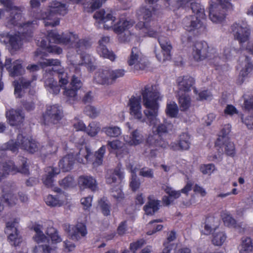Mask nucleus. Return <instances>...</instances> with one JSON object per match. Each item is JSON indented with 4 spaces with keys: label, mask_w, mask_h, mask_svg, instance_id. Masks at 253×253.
I'll return each instance as SVG.
<instances>
[{
    "label": "nucleus",
    "mask_w": 253,
    "mask_h": 253,
    "mask_svg": "<svg viewBox=\"0 0 253 253\" xmlns=\"http://www.w3.org/2000/svg\"><path fill=\"white\" fill-rule=\"evenodd\" d=\"M232 8L229 0H218V3L211 4L209 10V17L214 23L222 21L225 16V11Z\"/></svg>",
    "instance_id": "nucleus-9"
},
{
    "label": "nucleus",
    "mask_w": 253,
    "mask_h": 253,
    "mask_svg": "<svg viewBox=\"0 0 253 253\" xmlns=\"http://www.w3.org/2000/svg\"><path fill=\"white\" fill-rule=\"evenodd\" d=\"M113 175L116 177L112 176V182H116L117 184H120L124 177L123 172L121 170L120 166H118L114 170Z\"/></svg>",
    "instance_id": "nucleus-58"
},
{
    "label": "nucleus",
    "mask_w": 253,
    "mask_h": 253,
    "mask_svg": "<svg viewBox=\"0 0 253 253\" xmlns=\"http://www.w3.org/2000/svg\"><path fill=\"white\" fill-rule=\"evenodd\" d=\"M244 67L240 71V76L243 78L245 77L253 69V65L250 62V59L248 57H246L244 61Z\"/></svg>",
    "instance_id": "nucleus-57"
},
{
    "label": "nucleus",
    "mask_w": 253,
    "mask_h": 253,
    "mask_svg": "<svg viewBox=\"0 0 253 253\" xmlns=\"http://www.w3.org/2000/svg\"><path fill=\"white\" fill-rule=\"evenodd\" d=\"M159 88L157 85H147L141 90L143 104L146 109L142 112L141 97L132 96L129 100L128 106L131 116L141 122H146V119L150 125H157L156 135H162L168 133L172 129L173 125L168 120L157 125V117L159 109L158 101L161 100L162 96L159 92Z\"/></svg>",
    "instance_id": "nucleus-1"
},
{
    "label": "nucleus",
    "mask_w": 253,
    "mask_h": 253,
    "mask_svg": "<svg viewBox=\"0 0 253 253\" xmlns=\"http://www.w3.org/2000/svg\"><path fill=\"white\" fill-rule=\"evenodd\" d=\"M109 42L110 38L109 37H104L99 41L97 51L100 56L104 58L110 59L111 57L110 52L107 48V45H109Z\"/></svg>",
    "instance_id": "nucleus-25"
},
{
    "label": "nucleus",
    "mask_w": 253,
    "mask_h": 253,
    "mask_svg": "<svg viewBox=\"0 0 253 253\" xmlns=\"http://www.w3.org/2000/svg\"><path fill=\"white\" fill-rule=\"evenodd\" d=\"M131 172L132 173L131 181L130 182V187L132 191H135L139 189L140 186V182L139 178L136 174V169L131 168Z\"/></svg>",
    "instance_id": "nucleus-47"
},
{
    "label": "nucleus",
    "mask_w": 253,
    "mask_h": 253,
    "mask_svg": "<svg viewBox=\"0 0 253 253\" xmlns=\"http://www.w3.org/2000/svg\"><path fill=\"white\" fill-rule=\"evenodd\" d=\"M31 82L30 81L25 79H21L20 83L14 81L13 84L14 85V94L16 97L20 98L22 96L23 91L21 86L23 89L28 88L31 84Z\"/></svg>",
    "instance_id": "nucleus-32"
},
{
    "label": "nucleus",
    "mask_w": 253,
    "mask_h": 253,
    "mask_svg": "<svg viewBox=\"0 0 253 253\" xmlns=\"http://www.w3.org/2000/svg\"><path fill=\"white\" fill-rule=\"evenodd\" d=\"M111 73L109 68H106L99 70L95 74L94 81L99 84H104L108 83Z\"/></svg>",
    "instance_id": "nucleus-27"
},
{
    "label": "nucleus",
    "mask_w": 253,
    "mask_h": 253,
    "mask_svg": "<svg viewBox=\"0 0 253 253\" xmlns=\"http://www.w3.org/2000/svg\"><path fill=\"white\" fill-rule=\"evenodd\" d=\"M178 107L174 102H170L167 104L166 109L167 114L171 117H175L177 115Z\"/></svg>",
    "instance_id": "nucleus-60"
},
{
    "label": "nucleus",
    "mask_w": 253,
    "mask_h": 253,
    "mask_svg": "<svg viewBox=\"0 0 253 253\" xmlns=\"http://www.w3.org/2000/svg\"><path fill=\"white\" fill-rule=\"evenodd\" d=\"M194 83V80L191 77H180L177 79V85L179 90L187 92L190 90Z\"/></svg>",
    "instance_id": "nucleus-26"
},
{
    "label": "nucleus",
    "mask_w": 253,
    "mask_h": 253,
    "mask_svg": "<svg viewBox=\"0 0 253 253\" xmlns=\"http://www.w3.org/2000/svg\"><path fill=\"white\" fill-rule=\"evenodd\" d=\"M50 74V73H46L44 75L45 86L49 87L51 89H52L54 93H58L60 91L59 87L57 85V83L54 81L53 78L52 77H49Z\"/></svg>",
    "instance_id": "nucleus-41"
},
{
    "label": "nucleus",
    "mask_w": 253,
    "mask_h": 253,
    "mask_svg": "<svg viewBox=\"0 0 253 253\" xmlns=\"http://www.w3.org/2000/svg\"><path fill=\"white\" fill-rule=\"evenodd\" d=\"M133 22L127 21L122 19L117 25H114L113 29L115 33H120L126 31V29L129 28L133 25Z\"/></svg>",
    "instance_id": "nucleus-38"
},
{
    "label": "nucleus",
    "mask_w": 253,
    "mask_h": 253,
    "mask_svg": "<svg viewBox=\"0 0 253 253\" xmlns=\"http://www.w3.org/2000/svg\"><path fill=\"white\" fill-rule=\"evenodd\" d=\"M100 128V126L98 123L92 122L89 124L88 128H86L85 131L89 135L94 136L97 134Z\"/></svg>",
    "instance_id": "nucleus-59"
},
{
    "label": "nucleus",
    "mask_w": 253,
    "mask_h": 253,
    "mask_svg": "<svg viewBox=\"0 0 253 253\" xmlns=\"http://www.w3.org/2000/svg\"><path fill=\"white\" fill-rule=\"evenodd\" d=\"M147 143L150 146L157 149H164L168 146V143L161 137V135H150L147 139Z\"/></svg>",
    "instance_id": "nucleus-23"
},
{
    "label": "nucleus",
    "mask_w": 253,
    "mask_h": 253,
    "mask_svg": "<svg viewBox=\"0 0 253 253\" xmlns=\"http://www.w3.org/2000/svg\"><path fill=\"white\" fill-rule=\"evenodd\" d=\"M239 52V50L235 49L231 45H228L224 48L222 55L225 59H230L233 57L235 56Z\"/></svg>",
    "instance_id": "nucleus-50"
},
{
    "label": "nucleus",
    "mask_w": 253,
    "mask_h": 253,
    "mask_svg": "<svg viewBox=\"0 0 253 253\" xmlns=\"http://www.w3.org/2000/svg\"><path fill=\"white\" fill-rule=\"evenodd\" d=\"M78 89L70 86V88H65L64 94L69 98V100H75L77 99V91Z\"/></svg>",
    "instance_id": "nucleus-63"
},
{
    "label": "nucleus",
    "mask_w": 253,
    "mask_h": 253,
    "mask_svg": "<svg viewBox=\"0 0 253 253\" xmlns=\"http://www.w3.org/2000/svg\"><path fill=\"white\" fill-rule=\"evenodd\" d=\"M60 186L64 188H72L75 186L76 182L72 176H67L59 182Z\"/></svg>",
    "instance_id": "nucleus-55"
},
{
    "label": "nucleus",
    "mask_w": 253,
    "mask_h": 253,
    "mask_svg": "<svg viewBox=\"0 0 253 253\" xmlns=\"http://www.w3.org/2000/svg\"><path fill=\"white\" fill-rule=\"evenodd\" d=\"M178 145L181 150L189 149L191 142L190 135L187 133H183L180 135Z\"/></svg>",
    "instance_id": "nucleus-42"
},
{
    "label": "nucleus",
    "mask_w": 253,
    "mask_h": 253,
    "mask_svg": "<svg viewBox=\"0 0 253 253\" xmlns=\"http://www.w3.org/2000/svg\"><path fill=\"white\" fill-rule=\"evenodd\" d=\"M231 126L230 125H226L224 126L223 128L221 131L222 134L219 136L215 142V147L218 153H222L223 152V149L220 146L223 140L225 139H228L226 136L230 132Z\"/></svg>",
    "instance_id": "nucleus-33"
},
{
    "label": "nucleus",
    "mask_w": 253,
    "mask_h": 253,
    "mask_svg": "<svg viewBox=\"0 0 253 253\" xmlns=\"http://www.w3.org/2000/svg\"><path fill=\"white\" fill-rule=\"evenodd\" d=\"M200 170L204 174L210 175L215 170V166L211 164L202 165Z\"/></svg>",
    "instance_id": "nucleus-62"
},
{
    "label": "nucleus",
    "mask_w": 253,
    "mask_h": 253,
    "mask_svg": "<svg viewBox=\"0 0 253 253\" xmlns=\"http://www.w3.org/2000/svg\"><path fill=\"white\" fill-rule=\"evenodd\" d=\"M0 3L3 6L6 11V27L11 28L13 26H16L23 28L26 26L31 28L34 22L24 21L23 16L24 7L15 5L14 0H0Z\"/></svg>",
    "instance_id": "nucleus-3"
},
{
    "label": "nucleus",
    "mask_w": 253,
    "mask_h": 253,
    "mask_svg": "<svg viewBox=\"0 0 253 253\" xmlns=\"http://www.w3.org/2000/svg\"><path fill=\"white\" fill-rule=\"evenodd\" d=\"M13 67L9 70V73L12 77L21 75L24 72V69L21 65V61L16 60L13 63Z\"/></svg>",
    "instance_id": "nucleus-48"
},
{
    "label": "nucleus",
    "mask_w": 253,
    "mask_h": 253,
    "mask_svg": "<svg viewBox=\"0 0 253 253\" xmlns=\"http://www.w3.org/2000/svg\"><path fill=\"white\" fill-rule=\"evenodd\" d=\"M109 202L107 198L103 197L98 201V206L104 215H108L110 213Z\"/></svg>",
    "instance_id": "nucleus-53"
},
{
    "label": "nucleus",
    "mask_w": 253,
    "mask_h": 253,
    "mask_svg": "<svg viewBox=\"0 0 253 253\" xmlns=\"http://www.w3.org/2000/svg\"><path fill=\"white\" fill-rule=\"evenodd\" d=\"M179 108L181 111H185L190 107L191 99L189 96L182 95L179 98Z\"/></svg>",
    "instance_id": "nucleus-49"
},
{
    "label": "nucleus",
    "mask_w": 253,
    "mask_h": 253,
    "mask_svg": "<svg viewBox=\"0 0 253 253\" xmlns=\"http://www.w3.org/2000/svg\"><path fill=\"white\" fill-rule=\"evenodd\" d=\"M230 29L235 39L240 43H244L249 40L250 31L245 24L235 23L231 26Z\"/></svg>",
    "instance_id": "nucleus-14"
},
{
    "label": "nucleus",
    "mask_w": 253,
    "mask_h": 253,
    "mask_svg": "<svg viewBox=\"0 0 253 253\" xmlns=\"http://www.w3.org/2000/svg\"><path fill=\"white\" fill-rule=\"evenodd\" d=\"M34 230L36 232L33 237L34 240L38 243H44L48 241V238L43 233L42 231V226L40 224H35L34 226Z\"/></svg>",
    "instance_id": "nucleus-36"
},
{
    "label": "nucleus",
    "mask_w": 253,
    "mask_h": 253,
    "mask_svg": "<svg viewBox=\"0 0 253 253\" xmlns=\"http://www.w3.org/2000/svg\"><path fill=\"white\" fill-rule=\"evenodd\" d=\"M45 202L46 205L50 207L61 206L65 202L64 200L60 197H54L51 195H48L45 198Z\"/></svg>",
    "instance_id": "nucleus-40"
},
{
    "label": "nucleus",
    "mask_w": 253,
    "mask_h": 253,
    "mask_svg": "<svg viewBox=\"0 0 253 253\" xmlns=\"http://www.w3.org/2000/svg\"><path fill=\"white\" fill-rule=\"evenodd\" d=\"M214 218L208 217L206 219L204 224V229H202V232L205 235H209L213 229H215L216 226L213 224Z\"/></svg>",
    "instance_id": "nucleus-46"
},
{
    "label": "nucleus",
    "mask_w": 253,
    "mask_h": 253,
    "mask_svg": "<svg viewBox=\"0 0 253 253\" xmlns=\"http://www.w3.org/2000/svg\"><path fill=\"white\" fill-rule=\"evenodd\" d=\"M163 189L168 195V196H164L163 198V202L166 206L172 204L174 200L180 197L181 194L180 191H176L169 186H163Z\"/></svg>",
    "instance_id": "nucleus-20"
},
{
    "label": "nucleus",
    "mask_w": 253,
    "mask_h": 253,
    "mask_svg": "<svg viewBox=\"0 0 253 253\" xmlns=\"http://www.w3.org/2000/svg\"><path fill=\"white\" fill-rule=\"evenodd\" d=\"M68 236L72 240L79 241L86 236L87 234L86 227L83 223H78L75 226L69 227Z\"/></svg>",
    "instance_id": "nucleus-16"
},
{
    "label": "nucleus",
    "mask_w": 253,
    "mask_h": 253,
    "mask_svg": "<svg viewBox=\"0 0 253 253\" xmlns=\"http://www.w3.org/2000/svg\"><path fill=\"white\" fill-rule=\"evenodd\" d=\"M39 144L30 137L19 134L17 136L16 141L15 142L11 140L2 146L3 150H9L15 152L18 148H20L29 153H34L39 149Z\"/></svg>",
    "instance_id": "nucleus-7"
},
{
    "label": "nucleus",
    "mask_w": 253,
    "mask_h": 253,
    "mask_svg": "<svg viewBox=\"0 0 253 253\" xmlns=\"http://www.w3.org/2000/svg\"><path fill=\"white\" fill-rule=\"evenodd\" d=\"M157 32L158 35L156 37H158V41L163 52V58L161 56H158V58L161 60H165V59H170V51L172 47L170 41L166 37L159 36V32Z\"/></svg>",
    "instance_id": "nucleus-19"
},
{
    "label": "nucleus",
    "mask_w": 253,
    "mask_h": 253,
    "mask_svg": "<svg viewBox=\"0 0 253 253\" xmlns=\"http://www.w3.org/2000/svg\"><path fill=\"white\" fill-rule=\"evenodd\" d=\"M112 149L117 150L116 154L118 156L125 150L124 143L118 139L112 140Z\"/></svg>",
    "instance_id": "nucleus-61"
},
{
    "label": "nucleus",
    "mask_w": 253,
    "mask_h": 253,
    "mask_svg": "<svg viewBox=\"0 0 253 253\" xmlns=\"http://www.w3.org/2000/svg\"><path fill=\"white\" fill-rule=\"evenodd\" d=\"M75 163V158L73 154H69L64 156L59 162V167L63 171H68L72 169Z\"/></svg>",
    "instance_id": "nucleus-30"
},
{
    "label": "nucleus",
    "mask_w": 253,
    "mask_h": 253,
    "mask_svg": "<svg viewBox=\"0 0 253 253\" xmlns=\"http://www.w3.org/2000/svg\"><path fill=\"white\" fill-rule=\"evenodd\" d=\"M105 153V147L103 146L95 152L93 156H91L90 162L93 166L98 167L102 164L103 158Z\"/></svg>",
    "instance_id": "nucleus-35"
},
{
    "label": "nucleus",
    "mask_w": 253,
    "mask_h": 253,
    "mask_svg": "<svg viewBox=\"0 0 253 253\" xmlns=\"http://www.w3.org/2000/svg\"><path fill=\"white\" fill-rule=\"evenodd\" d=\"M17 221L8 222L6 223L5 233L8 235V241L11 245L18 246L22 242L21 236L19 235L16 228Z\"/></svg>",
    "instance_id": "nucleus-15"
},
{
    "label": "nucleus",
    "mask_w": 253,
    "mask_h": 253,
    "mask_svg": "<svg viewBox=\"0 0 253 253\" xmlns=\"http://www.w3.org/2000/svg\"><path fill=\"white\" fill-rule=\"evenodd\" d=\"M204 20V19L195 15H190L184 18L183 23L187 31L193 32L194 35H197L205 29Z\"/></svg>",
    "instance_id": "nucleus-12"
},
{
    "label": "nucleus",
    "mask_w": 253,
    "mask_h": 253,
    "mask_svg": "<svg viewBox=\"0 0 253 253\" xmlns=\"http://www.w3.org/2000/svg\"><path fill=\"white\" fill-rule=\"evenodd\" d=\"M110 12L106 13L104 10L101 9L94 13L93 18L96 19L98 24H104L103 25L104 28L108 30L109 26L105 23L110 20Z\"/></svg>",
    "instance_id": "nucleus-28"
},
{
    "label": "nucleus",
    "mask_w": 253,
    "mask_h": 253,
    "mask_svg": "<svg viewBox=\"0 0 253 253\" xmlns=\"http://www.w3.org/2000/svg\"><path fill=\"white\" fill-rule=\"evenodd\" d=\"M244 98V108L247 111H253V95L245 94L243 96Z\"/></svg>",
    "instance_id": "nucleus-54"
},
{
    "label": "nucleus",
    "mask_w": 253,
    "mask_h": 253,
    "mask_svg": "<svg viewBox=\"0 0 253 253\" xmlns=\"http://www.w3.org/2000/svg\"><path fill=\"white\" fill-rule=\"evenodd\" d=\"M208 45L206 42H197L193 47V56L197 61L202 60L208 56Z\"/></svg>",
    "instance_id": "nucleus-17"
},
{
    "label": "nucleus",
    "mask_w": 253,
    "mask_h": 253,
    "mask_svg": "<svg viewBox=\"0 0 253 253\" xmlns=\"http://www.w3.org/2000/svg\"><path fill=\"white\" fill-rule=\"evenodd\" d=\"M117 33L120 35L119 39L120 41L123 42H130L133 38H134V36L131 35L129 31H125Z\"/></svg>",
    "instance_id": "nucleus-64"
},
{
    "label": "nucleus",
    "mask_w": 253,
    "mask_h": 253,
    "mask_svg": "<svg viewBox=\"0 0 253 253\" xmlns=\"http://www.w3.org/2000/svg\"><path fill=\"white\" fill-rule=\"evenodd\" d=\"M226 235L223 231H214L212 234V243L215 246H221L226 239Z\"/></svg>",
    "instance_id": "nucleus-37"
},
{
    "label": "nucleus",
    "mask_w": 253,
    "mask_h": 253,
    "mask_svg": "<svg viewBox=\"0 0 253 253\" xmlns=\"http://www.w3.org/2000/svg\"><path fill=\"white\" fill-rule=\"evenodd\" d=\"M46 234L51 238L53 243H58L62 241V239L59 236L57 231L53 227H50L47 229Z\"/></svg>",
    "instance_id": "nucleus-56"
},
{
    "label": "nucleus",
    "mask_w": 253,
    "mask_h": 253,
    "mask_svg": "<svg viewBox=\"0 0 253 253\" xmlns=\"http://www.w3.org/2000/svg\"><path fill=\"white\" fill-rule=\"evenodd\" d=\"M124 139L129 145H137L143 141L142 136L137 130L133 131L129 137L126 136L124 137Z\"/></svg>",
    "instance_id": "nucleus-34"
},
{
    "label": "nucleus",
    "mask_w": 253,
    "mask_h": 253,
    "mask_svg": "<svg viewBox=\"0 0 253 253\" xmlns=\"http://www.w3.org/2000/svg\"><path fill=\"white\" fill-rule=\"evenodd\" d=\"M6 117L10 126H15L21 124L24 120V114L19 109H12L6 113Z\"/></svg>",
    "instance_id": "nucleus-18"
},
{
    "label": "nucleus",
    "mask_w": 253,
    "mask_h": 253,
    "mask_svg": "<svg viewBox=\"0 0 253 253\" xmlns=\"http://www.w3.org/2000/svg\"><path fill=\"white\" fill-rule=\"evenodd\" d=\"M129 66H133L136 70H143L147 68L149 63L146 58L137 47H133L127 60Z\"/></svg>",
    "instance_id": "nucleus-10"
},
{
    "label": "nucleus",
    "mask_w": 253,
    "mask_h": 253,
    "mask_svg": "<svg viewBox=\"0 0 253 253\" xmlns=\"http://www.w3.org/2000/svg\"><path fill=\"white\" fill-rule=\"evenodd\" d=\"M60 173V170L56 168L47 167L45 169V174L43 175L42 181L43 183L47 187L52 186L53 177Z\"/></svg>",
    "instance_id": "nucleus-21"
},
{
    "label": "nucleus",
    "mask_w": 253,
    "mask_h": 253,
    "mask_svg": "<svg viewBox=\"0 0 253 253\" xmlns=\"http://www.w3.org/2000/svg\"><path fill=\"white\" fill-rule=\"evenodd\" d=\"M63 116L62 110L60 106L53 105L48 106L43 115L45 125H55L59 123Z\"/></svg>",
    "instance_id": "nucleus-13"
},
{
    "label": "nucleus",
    "mask_w": 253,
    "mask_h": 253,
    "mask_svg": "<svg viewBox=\"0 0 253 253\" xmlns=\"http://www.w3.org/2000/svg\"><path fill=\"white\" fill-rule=\"evenodd\" d=\"M49 42H55L64 45L68 48H75L78 52L80 49H84L89 46L90 42L84 39H79L77 35L73 33H63L60 35L56 32L50 31L47 37Z\"/></svg>",
    "instance_id": "nucleus-4"
},
{
    "label": "nucleus",
    "mask_w": 253,
    "mask_h": 253,
    "mask_svg": "<svg viewBox=\"0 0 253 253\" xmlns=\"http://www.w3.org/2000/svg\"><path fill=\"white\" fill-rule=\"evenodd\" d=\"M136 15L139 19H143L137 25L140 28L143 27V32L150 37H155L158 35V32L154 25V22L151 24L149 23L152 20V11L151 9L146 6H142L136 11Z\"/></svg>",
    "instance_id": "nucleus-8"
},
{
    "label": "nucleus",
    "mask_w": 253,
    "mask_h": 253,
    "mask_svg": "<svg viewBox=\"0 0 253 253\" xmlns=\"http://www.w3.org/2000/svg\"><path fill=\"white\" fill-rule=\"evenodd\" d=\"M190 8L192 12L194 13V15L200 18L205 19L204 8L200 3L195 2H192L190 4Z\"/></svg>",
    "instance_id": "nucleus-44"
},
{
    "label": "nucleus",
    "mask_w": 253,
    "mask_h": 253,
    "mask_svg": "<svg viewBox=\"0 0 253 253\" xmlns=\"http://www.w3.org/2000/svg\"><path fill=\"white\" fill-rule=\"evenodd\" d=\"M59 141V138L50 140L45 147L42 149V153L46 156L56 153L58 150Z\"/></svg>",
    "instance_id": "nucleus-31"
},
{
    "label": "nucleus",
    "mask_w": 253,
    "mask_h": 253,
    "mask_svg": "<svg viewBox=\"0 0 253 253\" xmlns=\"http://www.w3.org/2000/svg\"><path fill=\"white\" fill-rule=\"evenodd\" d=\"M31 22H34L31 28L24 26L23 28L13 26L11 28H14L15 30H17V33L7 34L2 33L0 34V42L8 43L9 45V49L11 52L19 50L23 45V41L25 38V34H29L37 25V20H33Z\"/></svg>",
    "instance_id": "nucleus-6"
},
{
    "label": "nucleus",
    "mask_w": 253,
    "mask_h": 253,
    "mask_svg": "<svg viewBox=\"0 0 253 253\" xmlns=\"http://www.w3.org/2000/svg\"><path fill=\"white\" fill-rule=\"evenodd\" d=\"M78 184L81 188H89L94 191L97 189L96 181L92 176H80L78 179Z\"/></svg>",
    "instance_id": "nucleus-22"
},
{
    "label": "nucleus",
    "mask_w": 253,
    "mask_h": 253,
    "mask_svg": "<svg viewBox=\"0 0 253 253\" xmlns=\"http://www.w3.org/2000/svg\"><path fill=\"white\" fill-rule=\"evenodd\" d=\"M109 202L107 198L103 197L98 201V206L104 215H108L110 213Z\"/></svg>",
    "instance_id": "nucleus-52"
},
{
    "label": "nucleus",
    "mask_w": 253,
    "mask_h": 253,
    "mask_svg": "<svg viewBox=\"0 0 253 253\" xmlns=\"http://www.w3.org/2000/svg\"><path fill=\"white\" fill-rule=\"evenodd\" d=\"M82 65H84L88 70L92 71L95 70V66L94 65V59L89 54H85L82 55Z\"/></svg>",
    "instance_id": "nucleus-45"
},
{
    "label": "nucleus",
    "mask_w": 253,
    "mask_h": 253,
    "mask_svg": "<svg viewBox=\"0 0 253 253\" xmlns=\"http://www.w3.org/2000/svg\"><path fill=\"white\" fill-rule=\"evenodd\" d=\"M253 248V243L250 238L244 237L242 239V244L240 246L241 253H248L251 252Z\"/></svg>",
    "instance_id": "nucleus-39"
},
{
    "label": "nucleus",
    "mask_w": 253,
    "mask_h": 253,
    "mask_svg": "<svg viewBox=\"0 0 253 253\" xmlns=\"http://www.w3.org/2000/svg\"><path fill=\"white\" fill-rule=\"evenodd\" d=\"M1 201H4L9 206H12L18 203V200L14 194L11 193H8L3 194V197L1 198Z\"/></svg>",
    "instance_id": "nucleus-51"
},
{
    "label": "nucleus",
    "mask_w": 253,
    "mask_h": 253,
    "mask_svg": "<svg viewBox=\"0 0 253 253\" xmlns=\"http://www.w3.org/2000/svg\"><path fill=\"white\" fill-rule=\"evenodd\" d=\"M220 146L223 150L221 154L225 153L229 156H232L234 154V144L233 142L230 141L228 139H225V140H223ZM219 153L220 154V153Z\"/></svg>",
    "instance_id": "nucleus-43"
},
{
    "label": "nucleus",
    "mask_w": 253,
    "mask_h": 253,
    "mask_svg": "<svg viewBox=\"0 0 253 253\" xmlns=\"http://www.w3.org/2000/svg\"><path fill=\"white\" fill-rule=\"evenodd\" d=\"M91 156H92V153L90 149L84 146L81 148L77 154L76 160L80 163L85 164L90 162Z\"/></svg>",
    "instance_id": "nucleus-24"
},
{
    "label": "nucleus",
    "mask_w": 253,
    "mask_h": 253,
    "mask_svg": "<svg viewBox=\"0 0 253 253\" xmlns=\"http://www.w3.org/2000/svg\"><path fill=\"white\" fill-rule=\"evenodd\" d=\"M21 161L23 166L20 169L15 166L12 161H8L2 164L0 166V181L10 173L14 174L18 172H20L23 174H28L29 170L27 165V160L26 158L22 157Z\"/></svg>",
    "instance_id": "nucleus-11"
},
{
    "label": "nucleus",
    "mask_w": 253,
    "mask_h": 253,
    "mask_svg": "<svg viewBox=\"0 0 253 253\" xmlns=\"http://www.w3.org/2000/svg\"><path fill=\"white\" fill-rule=\"evenodd\" d=\"M67 12L68 8L66 4L53 0L48 3L46 10L41 13L40 18L43 20L45 27H53L60 23L57 15L64 16Z\"/></svg>",
    "instance_id": "nucleus-5"
},
{
    "label": "nucleus",
    "mask_w": 253,
    "mask_h": 253,
    "mask_svg": "<svg viewBox=\"0 0 253 253\" xmlns=\"http://www.w3.org/2000/svg\"><path fill=\"white\" fill-rule=\"evenodd\" d=\"M160 201L149 198L148 201L144 206L143 210L147 215H153L159 209Z\"/></svg>",
    "instance_id": "nucleus-29"
},
{
    "label": "nucleus",
    "mask_w": 253,
    "mask_h": 253,
    "mask_svg": "<svg viewBox=\"0 0 253 253\" xmlns=\"http://www.w3.org/2000/svg\"><path fill=\"white\" fill-rule=\"evenodd\" d=\"M37 41L38 44L42 47V50L38 49L35 51L34 60L37 61L42 68L52 66V72L57 73L58 75L60 85L61 87H64L68 83V77L67 73L61 68L60 61L58 59L44 58L47 56L46 52L56 54H61L62 52V48L56 45H48L47 42L44 39H42L41 41L39 40Z\"/></svg>",
    "instance_id": "nucleus-2"
}]
</instances>
